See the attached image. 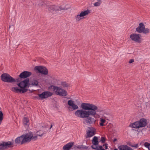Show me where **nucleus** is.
<instances>
[{
  "instance_id": "1",
  "label": "nucleus",
  "mask_w": 150,
  "mask_h": 150,
  "mask_svg": "<svg viewBox=\"0 0 150 150\" xmlns=\"http://www.w3.org/2000/svg\"><path fill=\"white\" fill-rule=\"evenodd\" d=\"M81 107L83 110L76 111L75 116L80 118H85L83 121L84 124L88 125L94 124L96 121L94 118L97 115V106L92 104L82 103Z\"/></svg>"
},
{
  "instance_id": "2",
  "label": "nucleus",
  "mask_w": 150,
  "mask_h": 150,
  "mask_svg": "<svg viewBox=\"0 0 150 150\" xmlns=\"http://www.w3.org/2000/svg\"><path fill=\"white\" fill-rule=\"evenodd\" d=\"M37 132L36 135L33 136V133L32 132H30L28 133L23 134L21 136L17 137L15 140L16 144H20L21 145L26 143H29L32 140H35L37 139L38 136L42 137L44 133L41 134Z\"/></svg>"
},
{
  "instance_id": "3",
  "label": "nucleus",
  "mask_w": 150,
  "mask_h": 150,
  "mask_svg": "<svg viewBox=\"0 0 150 150\" xmlns=\"http://www.w3.org/2000/svg\"><path fill=\"white\" fill-rule=\"evenodd\" d=\"M29 79L26 78L17 84V85L20 88L18 87H14L11 88V90L12 91L17 93H22L26 92L28 91V89L26 88H29L30 85V84H29Z\"/></svg>"
},
{
  "instance_id": "4",
  "label": "nucleus",
  "mask_w": 150,
  "mask_h": 150,
  "mask_svg": "<svg viewBox=\"0 0 150 150\" xmlns=\"http://www.w3.org/2000/svg\"><path fill=\"white\" fill-rule=\"evenodd\" d=\"M147 124V120L145 118H141L139 120L130 124L129 127L132 128L138 129L146 126Z\"/></svg>"
},
{
  "instance_id": "5",
  "label": "nucleus",
  "mask_w": 150,
  "mask_h": 150,
  "mask_svg": "<svg viewBox=\"0 0 150 150\" xmlns=\"http://www.w3.org/2000/svg\"><path fill=\"white\" fill-rule=\"evenodd\" d=\"M0 77L2 81L5 82L12 83L15 82H19L20 81L19 79H15L7 73L3 74L1 75Z\"/></svg>"
},
{
  "instance_id": "6",
  "label": "nucleus",
  "mask_w": 150,
  "mask_h": 150,
  "mask_svg": "<svg viewBox=\"0 0 150 150\" xmlns=\"http://www.w3.org/2000/svg\"><path fill=\"white\" fill-rule=\"evenodd\" d=\"M90 12L91 10L89 9L82 11L79 14H78L75 16L74 20L76 22H79L83 19L85 16L88 15Z\"/></svg>"
},
{
  "instance_id": "7",
  "label": "nucleus",
  "mask_w": 150,
  "mask_h": 150,
  "mask_svg": "<svg viewBox=\"0 0 150 150\" xmlns=\"http://www.w3.org/2000/svg\"><path fill=\"white\" fill-rule=\"evenodd\" d=\"M136 31L139 33H142L147 34L150 32V30L148 28H145L144 24L142 23H139V26L136 28Z\"/></svg>"
},
{
  "instance_id": "8",
  "label": "nucleus",
  "mask_w": 150,
  "mask_h": 150,
  "mask_svg": "<svg viewBox=\"0 0 150 150\" xmlns=\"http://www.w3.org/2000/svg\"><path fill=\"white\" fill-rule=\"evenodd\" d=\"M54 90L57 95L60 96H65L67 95V93L66 90L58 87L54 86Z\"/></svg>"
},
{
  "instance_id": "9",
  "label": "nucleus",
  "mask_w": 150,
  "mask_h": 150,
  "mask_svg": "<svg viewBox=\"0 0 150 150\" xmlns=\"http://www.w3.org/2000/svg\"><path fill=\"white\" fill-rule=\"evenodd\" d=\"M34 70H37L38 72L44 75H47L48 74V71L47 69L42 66H36L35 67Z\"/></svg>"
},
{
  "instance_id": "10",
  "label": "nucleus",
  "mask_w": 150,
  "mask_h": 150,
  "mask_svg": "<svg viewBox=\"0 0 150 150\" xmlns=\"http://www.w3.org/2000/svg\"><path fill=\"white\" fill-rule=\"evenodd\" d=\"M13 147V143L11 142L8 141L7 142H0V150H4L7 148Z\"/></svg>"
},
{
  "instance_id": "11",
  "label": "nucleus",
  "mask_w": 150,
  "mask_h": 150,
  "mask_svg": "<svg viewBox=\"0 0 150 150\" xmlns=\"http://www.w3.org/2000/svg\"><path fill=\"white\" fill-rule=\"evenodd\" d=\"M141 35L139 34L132 33L130 35L131 39L135 42L140 43L141 42Z\"/></svg>"
},
{
  "instance_id": "12",
  "label": "nucleus",
  "mask_w": 150,
  "mask_h": 150,
  "mask_svg": "<svg viewBox=\"0 0 150 150\" xmlns=\"http://www.w3.org/2000/svg\"><path fill=\"white\" fill-rule=\"evenodd\" d=\"M88 129L86 131V138L90 137L96 134V129L93 127H88Z\"/></svg>"
},
{
  "instance_id": "13",
  "label": "nucleus",
  "mask_w": 150,
  "mask_h": 150,
  "mask_svg": "<svg viewBox=\"0 0 150 150\" xmlns=\"http://www.w3.org/2000/svg\"><path fill=\"white\" fill-rule=\"evenodd\" d=\"M48 9L49 11L52 12L54 14H57L59 13V7L58 6L56 5H50Z\"/></svg>"
},
{
  "instance_id": "14",
  "label": "nucleus",
  "mask_w": 150,
  "mask_h": 150,
  "mask_svg": "<svg viewBox=\"0 0 150 150\" xmlns=\"http://www.w3.org/2000/svg\"><path fill=\"white\" fill-rule=\"evenodd\" d=\"M74 102L71 100H70L68 101V104L69 106L68 107V109L69 111H72L78 108V106L74 103Z\"/></svg>"
},
{
  "instance_id": "15",
  "label": "nucleus",
  "mask_w": 150,
  "mask_h": 150,
  "mask_svg": "<svg viewBox=\"0 0 150 150\" xmlns=\"http://www.w3.org/2000/svg\"><path fill=\"white\" fill-rule=\"evenodd\" d=\"M52 95V93L50 92H44L41 94H39L38 95L39 97L36 96L35 98L38 99H40V98L41 99L46 98Z\"/></svg>"
},
{
  "instance_id": "16",
  "label": "nucleus",
  "mask_w": 150,
  "mask_h": 150,
  "mask_svg": "<svg viewBox=\"0 0 150 150\" xmlns=\"http://www.w3.org/2000/svg\"><path fill=\"white\" fill-rule=\"evenodd\" d=\"M32 75L31 72L25 71L21 73L19 75V77L21 79H25L29 77Z\"/></svg>"
},
{
  "instance_id": "17",
  "label": "nucleus",
  "mask_w": 150,
  "mask_h": 150,
  "mask_svg": "<svg viewBox=\"0 0 150 150\" xmlns=\"http://www.w3.org/2000/svg\"><path fill=\"white\" fill-rule=\"evenodd\" d=\"M91 141L92 145L91 147L92 149H94L95 148V147L98 145L99 142L97 137L94 136L93 138Z\"/></svg>"
},
{
  "instance_id": "18",
  "label": "nucleus",
  "mask_w": 150,
  "mask_h": 150,
  "mask_svg": "<svg viewBox=\"0 0 150 150\" xmlns=\"http://www.w3.org/2000/svg\"><path fill=\"white\" fill-rule=\"evenodd\" d=\"M74 144V142H70L64 145L63 147V150H70Z\"/></svg>"
},
{
  "instance_id": "19",
  "label": "nucleus",
  "mask_w": 150,
  "mask_h": 150,
  "mask_svg": "<svg viewBox=\"0 0 150 150\" xmlns=\"http://www.w3.org/2000/svg\"><path fill=\"white\" fill-rule=\"evenodd\" d=\"M119 150H134L126 145H121L118 147Z\"/></svg>"
},
{
  "instance_id": "20",
  "label": "nucleus",
  "mask_w": 150,
  "mask_h": 150,
  "mask_svg": "<svg viewBox=\"0 0 150 150\" xmlns=\"http://www.w3.org/2000/svg\"><path fill=\"white\" fill-rule=\"evenodd\" d=\"M39 82L36 79H33L31 81L29 84L32 85L33 86H38V85Z\"/></svg>"
},
{
  "instance_id": "21",
  "label": "nucleus",
  "mask_w": 150,
  "mask_h": 150,
  "mask_svg": "<svg viewBox=\"0 0 150 150\" xmlns=\"http://www.w3.org/2000/svg\"><path fill=\"white\" fill-rule=\"evenodd\" d=\"M88 149V147L86 146H84L83 145H79L76 146L75 147V149Z\"/></svg>"
},
{
  "instance_id": "22",
  "label": "nucleus",
  "mask_w": 150,
  "mask_h": 150,
  "mask_svg": "<svg viewBox=\"0 0 150 150\" xmlns=\"http://www.w3.org/2000/svg\"><path fill=\"white\" fill-rule=\"evenodd\" d=\"M29 120L26 117H24L23 120V124L24 125H28Z\"/></svg>"
},
{
  "instance_id": "23",
  "label": "nucleus",
  "mask_w": 150,
  "mask_h": 150,
  "mask_svg": "<svg viewBox=\"0 0 150 150\" xmlns=\"http://www.w3.org/2000/svg\"><path fill=\"white\" fill-rule=\"evenodd\" d=\"M59 7V11L61 10L66 11L68 9V8L67 7V5H62Z\"/></svg>"
},
{
  "instance_id": "24",
  "label": "nucleus",
  "mask_w": 150,
  "mask_h": 150,
  "mask_svg": "<svg viewBox=\"0 0 150 150\" xmlns=\"http://www.w3.org/2000/svg\"><path fill=\"white\" fill-rule=\"evenodd\" d=\"M105 120V119L102 118H100V122L99 123V125L101 126H103L105 125L104 124V123L106 122Z\"/></svg>"
},
{
  "instance_id": "25",
  "label": "nucleus",
  "mask_w": 150,
  "mask_h": 150,
  "mask_svg": "<svg viewBox=\"0 0 150 150\" xmlns=\"http://www.w3.org/2000/svg\"><path fill=\"white\" fill-rule=\"evenodd\" d=\"M103 117L105 120H109L110 117V115L108 113H105L103 115Z\"/></svg>"
},
{
  "instance_id": "26",
  "label": "nucleus",
  "mask_w": 150,
  "mask_h": 150,
  "mask_svg": "<svg viewBox=\"0 0 150 150\" xmlns=\"http://www.w3.org/2000/svg\"><path fill=\"white\" fill-rule=\"evenodd\" d=\"M93 149L96 150H105L104 149L102 148V146H97L96 147H95Z\"/></svg>"
},
{
  "instance_id": "27",
  "label": "nucleus",
  "mask_w": 150,
  "mask_h": 150,
  "mask_svg": "<svg viewBox=\"0 0 150 150\" xmlns=\"http://www.w3.org/2000/svg\"><path fill=\"white\" fill-rule=\"evenodd\" d=\"M102 2L101 0H99L98 2L95 3L94 4V5L95 6H99Z\"/></svg>"
},
{
  "instance_id": "28",
  "label": "nucleus",
  "mask_w": 150,
  "mask_h": 150,
  "mask_svg": "<svg viewBox=\"0 0 150 150\" xmlns=\"http://www.w3.org/2000/svg\"><path fill=\"white\" fill-rule=\"evenodd\" d=\"M3 114L2 112L0 111V124L1 123V122L2 121L3 119Z\"/></svg>"
},
{
  "instance_id": "29",
  "label": "nucleus",
  "mask_w": 150,
  "mask_h": 150,
  "mask_svg": "<svg viewBox=\"0 0 150 150\" xmlns=\"http://www.w3.org/2000/svg\"><path fill=\"white\" fill-rule=\"evenodd\" d=\"M61 85L63 87H67L69 86V85L65 82H62Z\"/></svg>"
},
{
  "instance_id": "30",
  "label": "nucleus",
  "mask_w": 150,
  "mask_h": 150,
  "mask_svg": "<svg viewBox=\"0 0 150 150\" xmlns=\"http://www.w3.org/2000/svg\"><path fill=\"white\" fill-rule=\"evenodd\" d=\"M44 4V2L43 1H40L38 4V5L40 6H42Z\"/></svg>"
},
{
  "instance_id": "31",
  "label": "nucleus",
  "mask_w": 150,
  "mask_h": 150,
  "mask_svg": "<svg viewBox=\"0 0 150 150\" xmlns=\"http://www.w3.org/2000/svg\"><path fill=\"white\" fill-rule=\"evenodd\" d=\"M150 144H149L147 142H145L144 144V145L145 147L148 148Z\"/></svg>"
},
{
  "instance_id": "32",
  "label": "nucleus",
  "mask_w": 150,
  "mask_h": 150,
  "mask_svg": "<svg viewBox=\"0 0 150 150\" xmlns=\"http://www.w3.org/2000/svg\"><path fill=\"white\" fill-rule=\"evenodd\" d=\"M105 138L104 137H102L101 139V142L102 143H104L105 142Z\"/></svg>"
},
{
  "instance_id": "33",
  "label": "nucleus",
  "mask_w": 150,
  "mask_h": 150,
  "mask_svg": "<svg viewBox=\"0 0 150 150\" xmlns=\"http://www.w3.org/2000/svg\"><path fill=\"white\" fill-rule=\"evenodd\" d=\"M130 146L132 147L137 148L138 146V144H135L134 145H131Z\"/></svg>"
},
{
  "instance_id": "34",
  "label": "nucleus",
  "mask_w": 150,
  "mask_h": 150,
  "mask_svg": "<svg viewBox=\"0 0 150 150\" xmlns=\"http://www.w3.org/2000/svg\"><path fill=\"white\" fill-rule=\"evenodd\" d=\"M134 62V59H130L129 60V63L130 64Z\"/></svg>"
},
{
  "instance_id": "35",
  "label": "nucleus",
  "mask_w": 150,
  "mask_h": 150,
  "mask_svg": "<svg viewBox=\"0 0 150 150\" xmlns=\"http://www.w3.org/2000/svg\"><path fill=\"white\" fill-rule=\"evenodd\" d=\"M105 146V149H108V144H105L103 145V146Z\"/></svg>"
},
{
  "instance_id": "36",
  "label": "nucleus",
  "mask_w": 150,
  "mask_h": 150,
  "mask_svg": "<svg viewBox=\"0 0 150 150\" xmlns=\"http://www.w3.org/2000/svg\"><path fill=\"white\" fill-rule=\"evenodd\" d=\"M117 141V139L116 138H114L113 139V141L114 142H115V141Z\"/></svg>"
},
{
  "instance_id": "37",
  "label": "nucleus",
  "mask_w": 150,
  "mask_h": 150,
  "mask_svg": "<svg viewBox=\"0 0 150 150\" xmlns=\"http://www.w3.org/2000/svg\"><path fill=\"white\" fill-rule=\"evenodd\" d=\"M148 148L150 150V144H149V147H148Z\"/></svg>"
},
{
  "instance_id": "38",
  "label": "nucleus",
  "mask_w": 150,
  "mask_h": 150,
  "mask_svg": "<svg viewBox=\"0 0 150 150\" xmlns=\"http://www.w3.org/2000/svg\"><path fill=\"white\" fill-rule=\"evenodd\" d=\"M52 124H51V127H50V129L52 127Z\"/></svg>"
},
{
  "instance_id": "39",
  "label": "nucleus",
  "mask_w": 150,
  "mask_h": 150,
  "mask_svg": "<svg viewBox=\"0 0 150 150\" xmlns=\"http://www.w3.org/2000/svg\"><path fill=\"white\" fill-rule=\"evenodd\" d=\"M114 150H118L117 149H115Z\"/></svg>"
},
{
  "instance_id": "40",
  "label": "nucleus",
  "mask_w": 150,
  "mask_h": 150,
  "mask_svg": "<svg viewBox=\"0 0 150 150\" xmlns=\"http://www.w3.org/2000/svg\"><path fill=\"white\" fill-rule=\"evenodd\" d=\"M25 0H23V1H25Z\"/></svg>"
},
{
  "instance_id": "41",
  "label": "nucleus",
  "mask_w": 150,
  "mask_h": 150,
  "mask_svg": "<svg viewBox=\"0 0 150 150\" xmlns=\"http://www.w3.org/2000/svg\"><path fill=\"white\" fill-rule=\"evenodd\" d=\"M103 110H101L100 111H103Z\"/></svg>"
}]
</instances>
